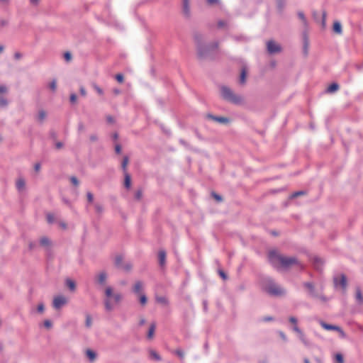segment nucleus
Masks as SVG:
<instances>
[{
  "label": "nucleus",
  "instance_id": "12",
  "mask_svg": "<svg viewBox=\"0 0 363 363\" xmlns=\"http://www.w3.org/2000/svg\"><path fill=\"white\" fill-rule=\"evenodd\" d=\"M207 118L220 123H228L230 121V119L227 117L217 116L211 113L207 115Z\"/></svg>",
  "mask_w": 363,
  "mask_h": 363
},
{
  "label": "nucleus",
  "instance_id": "5",
  "mask_svg": "<svg viewBox=\"0 0 363 363\" xmlns=\"http://www.w3.org/2000/svg\"><path fill=\"white\" fill-rule=\"evenodd\" d=\"M333 283L335 288L340 286L342 290L345 291L347 286V277L344 274L335 276Z\"/></svg>",
  "mask_w": 363,
  "mask_h": 363
},
{
  "label": "nucleus",
  "instance_id": "55",
  "mask_svg": "<svg viewBox=\"0 0 363 363\" xmlns=\"http://www.w3.org/2000/svg\"><path fill=\"white\" fill-rule=\"evenodd\" d=\"M132 268V265L130 263H126L125 264H123V267L121 269H123L125 271H129Z\"/></svg>",
  "mask_w": 363,
  "mask_h": 363
},
{
  "label": "nucleus",
  "instance_id": "52",
  "mask_svg": "<svg viewBox=\"0 0 363 363\" xmlns=\"http://www.w3.org/2000/svg\"><path fill=\"white\" fill-rule=\"evenodd\" d=\"M206 2L209 5H214V4L220 5V0H206Z\"/></svg>",
  "mask_w": 363,
  "mask_h": 363
},
{
  "label": "nucleus",
  "instance_id": "42",
  "mask_svg": "<svg viewBox=\"0 0 363 363\" xmlns=\"http://www.w3.org/2000/svg\"><path fill=\"white\" fill-rule=\"evenodd\" d=\"M335 360H336L337 363H343V362H344L343 356L340 353H337L335 354Z\"/></svg>",
  "mask_w": 363,
  "mask_h": 363
},
{
  "label": "nucleus",
  "instance_id": "17",
  "mask_svg": "<svg viewBox=\"0 0 363 363\" xmlns=\"http://www.w3.org/2000/svg\"><path fill=\"white\" fill-rule=\"evenodd\" d=\"M355 298L358 304L363 305V294L359 287L356 288Z\"/></svg>",
  "mask_w": 363,
  "mask_h": 363
},
{
  "label": "nucleus",
  "instance_id": "28",
  "mask_svg": "<svg viewBox=\"0 0 363 363\" xmlns=\"http://www.w3.org/2000/svg\"><path fill=\"white\" fill-rule=\"evenodd\" d=\"M66 285L69 288V289L72 291H74L76 289V284L75 282L70 279H67L66 280Z\"/></svg>",
  "mask_w": 363,
  "mask_h": 363
},
{
  "label": "nucleus",
  "instance_id": "59",
  "mask_svg": "<svg viewBox=\"0 0 363 363\" xmlns=\"http://www.w3.org/2000/svg\"><path fill=\"white\" fill-rule=\"evenodd\" d=\"M44 309H45V307H44L43 303L38 304V306L37 307L38 312L43 313L44 311Z\"/></svg>",
  "mask_w": 363,
  "mask_h": 363
},
{
  "label": "nucleus",
  "instance_id": "39",
  "mask_svg": "<svg viewBox=\"0 0 363 363\" xmlns=\"http://www.w3.org/2000/svg\"><path fill=\"white\" fill-rule=\"evenodd\" d=\"M46 117V113L45 111L43 110H40L39 112H38V121H43Z\"/></svg>",
  "mask_w": 363,
  "mask_h": 363
},
{
  "label": "nucleus",
  "instance_id": "44",
  "mask_svg": "<svg viewBox=\"0 0 363 363\" xmlns=\"http://www.w3.org/2000/svg\"><path fill=\"white\" fill-rule=\"evenodd\" d=\"M95 210L98 213H101L104 211V207L102 205L99 203H95L94 205Z\"/></svg>",
  "mask_w": 363,
  "mask_h": 363
},
{
  "label": "nucleus",
  "instance_id": "63",
  "mask_svg": "<svg viewBox=\"0 0 363 363\" xmlns=\"http://www.w3.org/2000/svg\"><path fill=\"white\" fill-rule=\"evenodd\" d=\"M89 139L91 142H95L98 140V136L96 134H92L90 135Z\"/></svg>",
  "mask_w": 363,
  "mask_h": 363
},
{
  "label": "nucleus",
  "instance_id": "11",
  "mask_svg": "<svg viewBox=\"0 0 363 363\" xmlns=\"http://www.w3.org/2000/svg\"><path fill=\"white\" fill-rule=\"evenodd\" d=\"M39 242H40V245L42 247H45V250L48 252H50L51 251V244H52V242H51L50 240L48 237H45V236L42 237L40 239Z\"/></svg>",
  "mask_w": 363,
  "mask_h": 363
},
{
  "label": "nucleus",
  "instance_id": "61",
  "mask_svg": "<svg viewBox=\"0 0 363 363\" xmlns=\"http://www.w3.org/2000/svg\"><path fill=\"white\" fill-rule=\"evenodd\" d=\"M79 93L82 96H85L86 95V89L84 86H80L79 88Z\"/></svg>",
  "mask_w": 363,
  "mask_h": 363
},
{
  "label": "nucleus",
  "instance_id": "1",
  "mask_svg": "<svg viewBox=\"0 0 363 363\" xmlns=\"http://www.w3.org/2000/svg\"><path fill=\"white\" fill-rule=\"evenodd\" d=\"M194 40L196 45L197 56L200 60L216 59L215 52L218 48V43L213 42L210 44H205L202 42L203 35L201 33L194 34Z\"/></svg>",
  "mask_w": 363,
  "mask_h": 363
},
{
  "label": "nucleus",
  "instance_id": "4",
  "mask_svg": "<svg viewBox=\"0 0 363 363\" xmlns=\"http://www.w3.org/2000/svg\"><path fill=\"white\" fill-rule=\"evenodd\" d=\"M220 95L222 98L231 104L240 105L242 103L243 99L240 95H237L226 86H220Z\"/></svg>",
  "mask_w": 363,
  "mask_h": 363
},
{
  "label": "nucleus",
  "instance_id": "48",
  "mask_svg": "<svg viewBox=\"0 0 363 363\" xmlns=\"http://www.w3.org/2000/svg\"><path fill=\"white\" fill-rule=\"evenodd\" d=\"M64 59L65 61L69 62L72 60V54L70 52H65L64 53Z\"/></svg>",
  "mask_w": 363,
  "mask_h": 363
},
{
  "label": "nucleus",
  "instance_id": "64",
  "mask_svg": "<svg viewBox=\"0 0 363 363\" xmlns=\"http://www.w3.org/2000/svg\"><path fill=\"white\" fill-rule=\"evenodd\" d=\"M22 54L19 52H15L13 55L15 60H20L22 57Z\"/></svg>",
  "mask_w": 363,
  "mask_h": 363
},
{
  "label": "nucleus",
  "instance_id": "15",
  "mask_svg": "<svg viewBox=\"0 0 363 363\" xmlns=\"http://www.w3.org/2000/svg\"><path fill=\"white\" fill-rule=\"evenodd\" d=\"M158 259L160 267H164L166 263V252L164 250H159Z\"/></svg>",
  "mask_w": 363,
  "mask_h": 363
},
{
  "label": "nucleus",
  "instance_id": "29",
  "mask_svg": "<svg viewBox=\"0 0 363 363\" xmlns=\"http://www.w3.org/2000/svg\"><path fill=\"white\" fill-rule=\"evenodd\" d=\"M298 338L304 344V345L307 347L311 345L310 341L306 338L303 332L298 335Z\"/></svg>",
  "mask_w": 363,
  "mask_h": 363
},
{
  "label": "nucleus",
  "instance_id": "41",
  "mask_svg": "<svg viewBox=\"0 0 363 363\" xmlns=\"http://www.w3.org/2000/svg\"><path fill=\"white\" fill-rule=\"evenodd\" d=\"M48 87L53 91H55L57 89V81L56 79H53L48 85Z\"/></svg>",
  "mask_w": 363,
  "mask_h": 363
},
{
  "label": "nucleus",
  "instance_id": "24",
  "mask_svg": "<svg viewBox=\"0 0 363 363\" xmlns=\"http://www.w3.org/2000/svg\"><path fill=\"white\" fill-rule=\"evenodd\" d=\"M130 186H131L130 175L128 172H125V174H124V186L125 189H128L130 188Z\"/></svg>",
  "mask_w": 363,
  "mask_h": 363
},
{
  "label": "nucleus",
  "instance_id": "37",
  "mask_svg": "<svg viewBox=\"0 0 363 363\" xmlns=\"http://www.w3.org/2000/svg\"><path fill=\"white\" fill-rule=\"evenodd\" d=\"M174 353L177 355L180 359H183L184 358V352L182 349H177Z\"/></svg>",
  "mask_w": 363,
  "mask_h": 363
},
{
  "label": "nucleus",
  "instance_id": "47",
  "mask_svg": "<svg viewBox=\"0 0 363 363\" xmlns=\"http://www.w3.org/2000/svg\"><path fill=\"white\" fill-rule=\"evenodd\" d=\"M69 180L73 185H74L76 186H77L79 185V180L77 179V178L76 177H74V176L70 177Z\"/></svg>",
  "mask_w": 363,
  "mask_h": 363
},
{
  "label": "nucleus",
  "instance_id": "18",
  "mask_svg": "<svg viewBox=\"0 0 363 363\" xmlns=\"http://www.w3.org/2000/svg\"><path fill=\"white\" fill-rule=\"evenodd\" d=\"M333 30L334 33L337 34H342V27L340 21H336L333 23Z\"/></svg>",
  "mask_w": 363,
  "mask_h": 363
},
{
  "label": "nucleus",
  "instance_id": "34",
  "mask_svg": "<svg viewBox=\"0 0 363 363\" xmlns=\"http://www.w3.org/2000/svg\"><path fill=\"white\" fill-rule=\"evenodd\" d=\"M157 302L162 303L163 305H167L168 304V300L164 296H157L156 298Z\"/></svg>",
  "mask_w": 363,
  "mask_h": 363
},
{
  "label": "nucleus",
  "instance_id": "7",
  "mask_svg": "<svg viewBox=\"0 0 363 363\" xmlns=\"http://www.w3.org/2000/svg\"><path fill=\"white\" fill-rule=\"evenodd\" d=\"M67 303V299L63 296H56L53 298L52 306L56 310L60 309Z\"/></svg>",
  "mask_w": 363,
  "mask_h": 363
},
{
  "label": "nucleus",
  "instance_id": "60",
  "mask_svg": "<svg viewBox=\"0 0 363 363\" xmlns=\"http://www.w3.org/2000/svg\"><path fill=\"white\" fill-rule=\"evenodd\" d=\"M293 330L298 334V336L302 333V330L296 325H294Z\"/></svg>",
  "mask_w": 363,
  "mask_h": 363
},
{
  "label": "nucleus",
  "instance_id": "40",
  "mask_svg": "<svg viewBox=\"0 0 363 363\" xmlns=\"http://www.w3.org/2000/svg\"><path fill=\"white\" fill-rule=\"evenodd\" d=\"M305 194H306V191H295V192H294L291 194V198L294 199V198H296L297 196H301V195H305Z\"/></svg>",
  "mask_w": 363,
  "mask_h": 363
},
{
  "label": "nucleus",
  "instance_id": "36",
  "mask_svg": "<svg viewBox=\"0 0 363 363\" xmlns=\"http://www.w3.org/2000/svg\"><path fill=\"white\" fill-rule=\"evenodd\" d=\"M297 15H298V17L302 21L303 24L305 26H306L307 25V20H306V18L305 14L303 13V11H298Z\"/></svg>",
  "mask_w": 363,
  "mask_h": 363
},
{
  "label": "nucleus",
  "instance_id": "26",
  "mask_svg": "<svg viewBox=\"0 0 363 363\" xmlns=\"http://www.w3.org/2000/svg\"><path fill=\"white\" fill-rule=\"evenodd\" d=\"M247 69L245 67H242L240 76V83L243 84L246 82Z\"/></svg>",
  "mask_w": 363,
  "mask_h": 363
},
{
  "label": "nucleus",
  "instance_id": "6",
  "mask_svg": "<svg viewBox=\"0 0 363 363\" xmlns=\"http://www.w3.org/2000/svg\"><path fill=\"white\" fill-rule=\"evenodd\" d=\"M105 295L107 297V298L104 300L105 309L106 311H111L113 309V303L110 300V298H111L113 295L111 287L108 286L106 289Z\"/></svg>",
  "mask_w": 363,
  "mask_h": 363
},
{
  "label": "nucleus",
  "instance_id": "19",
  "mask_svg": "<svg viewBox=\"0 0 363 363\" xmlns=\"http://www.w3.org/2000/svg\"><path fill=\"white\" fill-rule=\"evenodd\" d=\"M320 325L327 330H340V328L338 326L330 325L323 321L320 322Z\"/></svg>",
  "mask_w": 363,
  "mask_h": 363
},
{
  "label": "nucleus",
  "instance_id": "9",
  "mask_svg": "<svg viewBox=\"0 0 363 363\" xmlns=\"http://www.w3.org/2000/svg\"><path fill=\"white\" fill-rule=\"evenodd\" d=\"M267 50L270 54L278 53L281 51V48L279 45L276 44L273 40H269L267 43Z\"/></svg>",
  "mask_w": 363,
  "mask_h": 363
},
{
  "label": "nucleus",
  "instance_id": "38",
  "mask_svg": "<svg viewBox=\"0 0 363 363\" xmlns=\"http://www.w3.org/2000/svg\"><path fill=\"white\" fill-rule=\"evenodd\" d=\"M91 323H92L91 317L90 315L87 314L86 315L85 326L89 328L91 326Z\"/></svg>",
  "mask_w": 363,
  "mask_h": 363
},
{
  "label": "nucleus",
  "instance_id": "30",
  "mask_svg": "<svg viewBox=\"0 0 363 363\" xmlns=\"http://www.w3.org/2000/svg\"><path fill=\"white\" fill-rule=\"evenodd\" d=\"M123 257L121 255L116 256L115 259V265L118 268H122L123 267Z\"/></svg>",
  "mask_w": 363,
  "mask_h": 363
},
{
  "label": "nucleus",
  "instance_id": "58",
  "mask_svg": "<svg viewBox=\"0 0 363 363\" xmlns=\"http://www.w3.org/2000/svg\"><path fill=\"white\" fill-rule=\"evenodd\" d=\"M289 320L290 323H293L294 325H297L298 320L296 318H295L294 316H291V317H289Z\"/></svg>",
  "mask_w": 363,
  "mask_h": 363
},
{
  "label": "nucleus",
  "instance_id": "46",
  "mask_svg": "<svg viewBox=\"0 0 363 363\" xmlns=\"http://www.w3.org/2000/svg\"><path fill=\"white\" fill-rule=\"evenodd\" d=\"M115 78L118 82H119V83L123 82L124 77L122 74L118 73V74H116Z\"/></svg>",
  "mask_w": 363,
  "mask_h": 363
},
{
  "label": "nucleus",
  "instance_id": "2",
  "mask_svg": "<svg viewBox=\"0 0 363 363\" xmlns=\"http://www.w3.org/2000/svg\"><path fill=\"white\" fill-rule=\"evenodd\" d=\"M269 260L271 264L277 269L282 268L287 269L292 265H298V259L294 257H284L278 254L276 251H270L269 253Z\"/></svg>",
  "mask_w": 363,
  "mask_h": 363
},
{
  "label": "nucleus",
  "instance_id": "3",
  "mask_svg": "<svg viewBox=\"0 0 363 363\" xmlns=\"http://www.w3.org/2000/svg\"><path fill=\"white\" fill-rule=\"evenodd\" d=\"M262 289L267 294L274 297L284 296L286 294V290L270 277H265L262 279Z\"/></svg>",
  "mask_w": 363,
  "mask_h": 363
},
{
  "label": "nucleus",
  "instance_id": "56",
  "mask_svg": "<svg viewBox=\"0 0 363 363\" xmlns=\"http://www.w3.org/2000/svg\"><path fill=\"white\" fill-rule=\"evenodd\" d=\"M121 150H122V147L120 144H116L115 145V152L116 154H120L121 152Z\"/></svg>",
  "mask_w": 363,
  "mask_h": 363
},
{
  "label": "nucleus",
  "instance_id": "23",
  "mask_svg": "<svg viewBox=\"0 0 363 363\" xmlns=\"http://www.w3.org/2000/svg\"><path fill=\"white\" fill-rule=\"evenodd\" d=\"M156 328L155 323H152L150 325L149 330L147 331V339H152L154 336V333Z\"/></svg>",
  "mask_w": 363,
  "mask_h": 363
},
{
  "label": "nucleus",
  "instance_id": "20",
  "mask_svg": "<svg viewBox=\"0 0 363 363\" xmlns=\"http://www.w3.org/2000/svg\"><path fill=\"white\" fill-rule=\"evenodd\" d=\"M16 186L17 190L19 192L22 191L25 189V186H26V182H25L24 179H23V178L18 179L16 181Z\"/></svg>",
  "mask_w": 363,
  "mask_h": 363
},
{
  "label": "nucleus",
  "instance_id": "25",
  "mask_svg": "<svg viewBox=\"0 0 363 363\" xmlns=\"http://www.w3.org/2000/svg\"><path fill=\"white\" fill-rule=\"evenodd\" d=\"M128 162H129L128 156H127V155L124 156L123 158V161L121 162V169L124 174H125V172H127V165H128Z\"/></svg>",
  "mask_w": 363,
  "mask_h": 363
},
{
  "label": "nucleus",
  "instance_id": "45",
  "mask_svg": "<svg viewBox=\"0 0 363 363\" xmlns=\"http://www.w3.org/2000/svg\"><path fill=\"white\" fill-rule=\"evenodd\" d=\"M139 301L142 305L146 304L147 301V296L145 294H142L140 296Z\"/></svg>",
  "mask_w": 363,
  "mask_h": 363
},
{
  "label": "nucleus",
  "instance_id": "21",
  "mask_svg": "<svg viewBox=\"0 0 363 363\" xmlns=\"http://www.w3.org/2000/svg\"><path fill=\"white\" fill-rule=\"evenodd\" d=\"M340 88V86L336 82H333L332 84H330L328 87L326 89V93H334L335 91H337Z\"/></svg>",
  "mask_w": 363,
  "mask_h": 363
},
{
  "label": "nucleus",
  "instance_id": "22",
  "mask_svg": "<svg viewBox=\"0 0 363 363\" xmlns=\"http://www.w3.org/2000/svg\"><path fill=\"white\" fill-rule=\"evenodd\" d=\"M143 290V282L141 281H138L135 282L133 288V291L135 294H139Z\"/></svg>",
  "mask_w": 363,
  "mask_h": 363
},
{
  "label": "nucleus",
  "instance_id": "27",
  "mask_svg": "<svg viewBox=\"0 0 363 363\" xmlns=\"http://www.w3.org/2000/svg\"><path fill=\"white\" fill-rule=\"evenodd\" d=\"M86 354L90 361H94L96 357V353L90 349L86 350Z\"/></svg>",
  "mask_w": 363,
  "mask_h": 363
},
{
  "label": "nucleus",
  "instance_id": "10",
  "mask_svg": "<svg viewBox=\"0 0 363 363\" xmlns=\"http://www.w3.org/2000/svg\"><path fill=\"white\" fill-rule=\"evenodd\" d=\"M303 38V53L305 56L308 54L309 49V39L306 31H303L302 33Z\"/></svg>",
  "mask_w": 363,
  "mask_h": 363
},
{
  "label": "nucleus",
  "instance_id": "35",
  "mask_svg": "<svg viewBox=\"0 0 363 363\" xmlns=\"http://www.w3.org/2000/svg\"><path fill=\"white\" fill-rule=\"evenodd\" d=\"M150 354L151 356V357L157 361H160L161 360V357L160 355L157 353L154 350H150Z\"/></svg>",
  "mask_w": 363,
  "mask_h": 363
},
{
  "label": "nucleus",
  "instance_id": "49",
  "mask_svg": "<svg viewBox=\"0 0 363 363\" xmlns=\"http://www.w3.org/2000/svg\"><path fill=\"white\" fill-rule=\"evenodd\" d=\"M94 89L96 90V91L99 94V95H103L104 94V91L101 88H100L98 85H96V84H94L93 85Z\"/></svg>",
  "mask_w": 363,
  "mask_h": 363
},
{
  "label": "nucleus",
  "instance_id": "43",
  "mask_svg": "<svg viewBox=\"0 0 363 363\" xmlns=\"http://www.w3.org/2000/svg\"><path fill=\"white\" fill-rule=\"evenodd\" d=\"M143 196V191L141 189H138L135 193V199L138 201L140 200Z\"/></svg>",
  "mask_w": 363,
  "mask_h": 363
},
{
  "label": "nucleus",
  "instance_id": "57",
  "mask_svg": "<svg viewBox=\"0 0 363 363\" xmlns=\"http://www.w3.org/2000/svg\"><path fill=\"white\" fill-rule=\"evenodd\" d=\"M87 200L89 203L93 202L94 201V196L91 192H87L86 194Z\"/></svg>",
  "mask_w": 363,
  "mask_h": 363
},
{
  "label": "nucleus",
  "instance_id": "33",
  "mask_svg": "<svg viewBox=\"0 0 363 363\" xmlns=\"http://www.w3.org/2000/svg\"><path fill=\"white\" fill-rule=\"evenodd\" d=\"M115 303H118L122 300V295L120 293L114 294L112 297Z\"/></svg>",
  "mask_w": 363,
  "mask_h": 363
},
{
  "label": "nucleus",
  "instance_id": "16",
  "mask_svg": "<svg viewBox=\"0 0 363 363\" xmlns=\"http://www.w3.org/2000/svg\"><path fill=\"white\" fill-rule=\"evenodd\" d=\"M182 11L186 17L190 16L189 0H182Z\"/></svg>",
  "mask_w": 363,
  "mask_h": 363
},
{
  "label": "nucleus",
  "instance_id": "51",
  "mask_svg": "<svg viewBox=\"0 0 363 363\" xmlns=\"http://www.w3.org/2000/svg\"><path fill=\"white\" fill-rule=\"evenodd\" d=\"M77 94L74 93H72L70 94L69 101L72 104H74L77 101Z\"/></svg>",
  "mask_w": 363,
  "mask_h": 363
},
{
  "label": "nucleus",
  "instance_id": "14",
  "mask_svg": "<svg viewBox=\"0 0 363 363\" xmlns=\"http://www.w3.org/2000/svg\"><path fill=\"white\" fill-rule=\"evenodd\" d=\"M5 92H6V86H0V108H4L8 105V100L2 96Z\"/></svg>",
  "mask_w": 363,
  "mask_h": 363
},
{
  "label": "nucleus",
  "instance_id": "54",
  "mask_svg": "<svg viewBox=\"0 0 363 363\" xmlns=\"http://www.w3.org/2000/svg\"><path fill=\"white\" fill-rule=\"evenodd\" d=\"M218 28H221L226 26V22L223 20H219L217 23Z\"/></svg>",
  "mask_w": 363,
  "mask_h": 363
},
{
  "label": "nucleus",
  "instance_id": "62",
  "mask_svg": "<svg viewBox=\"0 0 363 363\" xmlns=\"http://www.w3.org/2000/svg\"><path fill=\"white\" fill-rule=\"evenodd\" d=\"M44 325L45 327L50 328L52 327V322L50 320H45L44 321Z\"/></svg>",
  "mask_w": 363,
  "mask_h": 363
},
{
  "label": "nucleus",
  "instance_id": "53",
  "mask_svg": "<svg viewBox=\"0 0 363 363\" xmlns=\"http://www.w3.org/2000/svg\"><path fill=\"white\" fill-rule=\"evenodd\" d=\"M212 196L218 201H223L222 196L220 195H219V194H216L215 192L212 193Z\"/></svg>",
  "mask_w": 363,
  "mask_h": 363
},
{
  "label": "nucleus",
  "instance_id": "8",
  "mask_svg": "<svg viewBox=\"0 0 363 363\" xmlns=\"http://www.w3.org/2000/svg\"><path fill=\"white\" fill-rule=\"evenodd\" d=\"M303 286L308 290V295L312 298H318V294L317 293L315 285L313 282H303Z\"/></svg>",
  "mask_w": 363,
  "mask_h": 363
},
{
  "label": "nucleus",
  "instance_id": "13",
  "mask_svg": "<svg viewBox=\"0 0 363 363\" xmlns=\"http://www.w3.org/2000/svg\"><path fill=\"white\" fill-rule=\"evenodd\" d=\"M107 279V274L105 272H101L95 278V281L96 284L104 286L106 284Z\"/></svg>",
  "mask_w": 363,
  "mask_h": 363
},
{
  "label": "nucleus",
  "instance_id": "32",
  "mask_svg": "<svg viewBox=\"0 0 363 363\" xmlns=\"http://www.w3.org/2000/svg\"><path fill=\"white\" fill-rule=\"evenodd\" d=\"M286 4V0H277V9L282 11Z\"/></svg>",
  "mask_w": 363,
  "mask_h": 363
},
{
  "label": "nucleus",
  "instance_id": "31",
  "mask_svg": "<svg viewBox=\"0 0 363 363\" xmlns=\"http://www.w3.org/2000/svg\"><path fill=\"white\" fill-rule=\"evenodd\" d=\"M313 264L317 269L323 265V262L321 258L315 257L313 258Z\"/></svg>",
  "mask_w": 363,
  "mask_h": 363
},
{
  "label": "nucleus",
  "instance_id": "50",
  "mask_svg": "<svg viewBox=\"0 0 363 363\" xmlns=\"http://www.w3.org/2000/svg\"><path fill=\"white\" fill-rule=\"evenodd\" d=\"M218 274L220 275V277L223 279V280H226L228 279V276L226 274V273L222 270V269H219L218 270Z\"/></svg>",
  "mask_w": 363,
  "mask_h": 363
}]
</instances>
